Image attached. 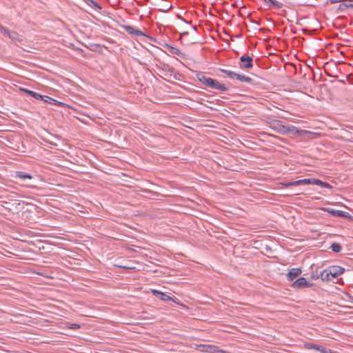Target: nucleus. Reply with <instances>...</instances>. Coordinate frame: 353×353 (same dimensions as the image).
I'll use <instances>...</instances> for the list:
<instances>
[{
  "label": "nucleus",
  "instance_id": "obj_17",
  "mask_svg": "<svg viewBox=\"0 0 353 353\" xmlns=\"http://www.w3.org/2000/svg\"><path fill=\"white\" fill-rule=\"evenodd\" d=\"M84 1L95 10H100L102 7L94 0H84Z\"/></svg>",
  "mask_w": 353,
  "mask_h": 353
},
{
  "label": "nucleus",
  "instance_id": "obj_1",
  "mask_svg": "<svg viewBox=\"0 0 353 353\" xmlns=\"http://www.w3.org/2000/svg\"><path fill=\"white\" fill-rule=\"evenodd\" d=\"M220 71L225 74L228 76V77H229L231 79H236L241 82H246L248 83H252L253 81L252 79L248 76L237 74L229 70L220 69Z\"/></svg>",
  "mask_w": 353,
  "mask_h": 353
},
{
  "label": "nucleus",
  "instance_id": "obj_31",
  "mask_svg": "<svg viewBox=\"0 0 353 353\" xmlns=\"http://www.w3.org/2000/svg\"><path fill=\"white\" fill-rule=\"evenodd\" d=\"M350 299H351V300H352V303H353V296H350Z\"/></svg>",
  "mask_w": 353,
  "mask_h": 353
},
{
  "label": "nucleus",
  "instance_id": "obj_32",
  "mask_svg": "<svg viewBox=\"0 0 353 353\" xmlns=\"http://www.w3.org/2000/svg\"><path fill=\"white\" fill-rule=\"evenodd\" d=\"M301 132H303V130H301ZM296 132L299 133V132H300V131H299V130H296Z\"/></svg>",
  "mask_w": 353,
  "mask_h": 353
},
{
  "label": "nucleus",
  "instance_id": "obj_12",
  "mask_svg": "<svg viewBox=\"0 0 353 353\" xmlns=\"http://www.w3.org/2000/svg\"><path fill=\"white\" fill-rule=\"evenodd\" d=\"M271 127L276 131L281 132L285 131V126L283 124V122L279 120H273L270 123Z\"/></svg>",
  "mask_w": 353,
  "mask_h": 353
},
{
  "label": "nucleus",
  "instance_id": "obj_8",
  "mask_svg": "<svg viewBox=\"0 0 353 353\" xmlns=\"http://www.w3.org/2000/svg\"><path fill=\"white\" fill-rule=\"evenodd\" d=\"M304 347L307 350H317L321 353H330L331 352V350L329 349L325 348L323 346L316 345L312 343H304Z\"/></svg>",
  "mask_w": 353,
  "mask_h": 353
},
{
  "label": "nucleus",
  "instance_id": "obj_29",
  "mask_svg": "<svg viewBox=\"0 0 353 353\" xmlns=\"http://www.w3.org/2000/svg\"><path fill=\"white\" fill-rule=\"evenodd\" d=\"M311 277L312 279L314 280H316L317 279H319L320 277V275H318L317 273H312V275H311Z\"/></svg>",
  "mask_w": 353,
  "mask_h": 353
},
{
  "label": "nucleus",
  "instance_id": "obj_13",
  "mask_svg": "<svg viewBox=\"0 0 353 353\" xmlns=\"http://www.w3.org/2000/svg\"><path fill=\"white\" fill-rule=\"evenodd\" d=\"M211 85V89L217 90L221 92H225L228 90V88L225 85L221 83L215 79L213 81V83Z\"/></svg>",
  "mask_w": 353,
  "mask_h": 353
},
{
  "label": "nucleus",
  "instance_id": "obj_2",
  "mask_svg": "<svg viewBox=\"0 0 353 353\" xmlns=\"http://www.w3.org/2000/svg\"><path fill=\"white\" fill-rule=\"evenodd\" d=\"M0 32L1 34L8 37L14 42L21 43L23 41L22 37L14 31H10L8 28H5L0 24Z\"/></svg>",
  "mask_w": 353,
  "mask_h": 353
},
{
  "label": "nucleus",
  "instance_id": "obj_3",
  "mask_svg": "<svg viewBox=\"0 0 353 353\" xmlns=\"http://www.w3.org/2000/svg\"><path fill=\"white\" fill-rule=\"evenodd\" d=\"M325 210H326V212H327V213H329L330 214H331L333 216L343 217V218H345V219H347L351 221L353 220L352 216L347 212H344V211L339 210H335L333 208H327Z\"/></svg>",
  "mask_w": 353,
  "mask_h": 353
},
{
  "label": "nucleus",
  "instance_id": "obj_16",
  "mask_svg": "<svg viewBox=\"0 0 353 353\" xmlns=\"http://www.w3.org/2000/svg\"><path fill=\"white\" fill-rule=\"evenodd\" d=\"M14 177L16 179H19L23 181L26 179H32L33 178V176L31 174L23 172H17Z\"/></svg>",
  "mask_w": 353,
  "mask_h": 353
},
{
  "label": "nucleus",
  "instance_id": "obj_6",
  "mask_svg": "<svg viewBox=\"0 0 353 353\" xmlns=\"http://www.w3.org/2000/svg\"><path fill=\"white\" fill-rule=\"evenodd\" d=\"M197 79L205 86L208 88H211V84L213 83V81L214 79L206 76L205 72H199L196 74Z\"/></svg>",
  "mask_w": 353,
  "mask_h": 353
},
{
  "label": "nucleus",
  "instance_id": "obj_28",
  "mask_svg": "<svg viewBox=\"0 0 353 353\" xmlns=\"http://www.w3.org/2000/svg\"><path fill=\"white\" fill-rule=\"evenodd\" d=\"M79 327H80V325L79 324H77V323H72L70 326V328H71V329H77V328H79Z\"/></svg>",
  "mask_w": 353,
  "mask_h": 353
},
{
  "label": "nucleus",
  "instance_id": "obj_4",
  "mask_svg": "<svg viewBox=\"0 0 353 353\" xmlns=\"http://www.w3.org/2000/svg\"><path fill=\"white\" fill-rule=\"evenodd\" d=\"M312 285L313 284L312 283L308 282L305 278L300 277L292 284V287L294 289L300 290L310 288L312 286Z\"/></svg>",
  "mask_w": 353,
  "mask_h": 353
},
{
  "label": "nucleus",
  "instance_id": "obj_19",
  "mask_svg": "<svg viewBox=\"0 0 353 353\" xmlns=\"http://www.w3.org/2000/svg\"><path fill=\"white\" fill-rule=\"evenodd\" d=\"M265 2H267L269 3L270 8H281L283 6V4L281 3H279L276 0H263Z\"/></svg>",
  "mask_w": 353,
  "mask_h": 353
},
{
  "label": "nucleus",
  "instance_id": "obj_15",
  "mask_svg": "<svg viewBox=\"0 0 353 353\" xmlns=\"http://www.w3.org/2000/svg\"><path fill=\"white\" fill-rule=\"evenodd\" d=\"M21 90L37 100H41V99H43L42 95L40 93L28 90L26 88L21 89Z\"/></svg>",
  "mask_w": 353,
  "mask_h": 353
},
{
  "label": "nucleus",
  "instance_id": "obj_9",
  "mask_svg": "<svg viewBox=\"0 0 353 353\" xmlns=\"http://www.w3.org/2000/svg\"><path fill=\"white\" fill-rule=\"evenodd\" d=\"M123 29H124L128 33L132 35L135 36H143L145 37L146 35L140 30L136 29L134 27L132 26L128 25H124L121 26Z\"/></svg>",
  "mask_w": 353,
  "mask_h": 353
},
{
  "label": "nucleus",
  "instance_id": "obj_10",
  "mask_svg": "<svg viewBox=\"0 0 353 353\" xmlns=\"http://www.w3.org/2000/svg\"><path fill=\"white\" fill-rule=\"evenodd\" d=\"M301 273L302 271L300 268H291L286 275L287 279L289 281H292L296 277L300 276Z\"/></svg>",
  "mask_w": 353,
  "mask_h": 353
},
{
  "label": "nucleus",
  "instance_id": "obj_25",
  "mask_svg": "<svg viewBox=\"0 0 353 353\" xmlns=\"http://www.w3.org/2000/svg\"><path fill=\"white\" fill-rule=\"evenodd\" d=\"M316 185H321L325 188H329V189L332 188V185L330 183H328L327 182L322 181L319 179H317V181H316Z\"/></svg>",
  "mask_w": 353,
  "mask_h": 353
},
{
  "label": "nucleus",
  "instance_id": "obj_24",
  "mask_svg": "<svg viewBox=\"0 0 353 353\" xmlns=\"http://www.w3.org/2000/svg\"><path fill=\"white\" fill-rule=\"evenodd\" d=\"M159 299L163 301H172L175 303H176V301L175 300H174V299L168 295H167L164 292H162L161 294V296L159 297Z\"/></svg>",
  "mask_w": 353,
  "mask_h": 353
},
{
  "label": "nucleus",
  "instance_id": "obj_21",
  "mask_svg": "<svg viewBox=\"0 0 353 353\" xmlns=\"http://www.w3.org/2000/svg\"><path fill=\"white\" fill-rule=\"evenodd\" d=\"M330 249L332 252L338 253L341 251L342 246L339 243H333L330 246Z\"/></svg>",
  "mask_w": 353,
  "mask_h": 353
},
{
  "label": "nucleus",
  "instance_id": "obj_18",
  "mask_svg": "<svg viewBox=\"0 0 353 353\" xmlns=\"http://www.w3.org/2000/svg\"><path fill=\"white\" fill-rule=\"evenodd\" d=\"M320 277L321 280L323 281H330L332 280L330 274L327 271V268H326L325 270L321 272Z\"/></svg>",
  "mask_w": 353,
  "mask_h": 353
},
{
  "label": "nucleus",
  "instance_id": "obj_20",
  "mask_svg": "<svg viewBox=\"0 0 353 353\" xmlns=\"http://www.w3.org/2000/svg\"><path fill=\"white\" fill-rule=\"evenodd\" d=\"M348 8H353V4L352 3H341L339 7H338V11L341 12H345V10Z\"/></svg>",
  "mask_w": 353,
  "mask_h": 353
},
{
  "label": "nucleus",
  "instance_id": "obj_5",
  "mask_svg": "<svg viewBox=\"0 0 353 353\" xmlns=\"http://www.w3.org/2000/svg\"><path fill=\"white\" fill-rule=\"evenodd\" d=\"M240 61L242 63V64L240 65V68L241 69L248 70L253 67V59L249 55H242L240 57Z\"/></svg>",
  "mask_w": 353,
  "mask_h": 353
},
{
  "label": "nucleus",
  "instance_id": "obj_23",
  "mask_svg": "<svg viewBox=\"0 0 353 353\" xmlns=\"http://www.w3.org/2000/svg\"><path fill=\"white\" fill-rule=\"evenodd\" d=\"M316 181H317V179H301L302 185H316Z\"/></svg>",
  "mask_w": 353,
  "mask_h": 353
},
{
  "label": "nucleus",
  "instance_id": "obj_27",
  "mask_svg": "<svg viewBox=\"0 0 353 353\" xmlns=\"http://www.w3.org/2000/svg\"><path fill=\"white\" fill-rule=\"evenodd\" d=\"M151 292L154 296H157L159 298L160 297L161 294L162 293V292L159 291L157 290H152Z\"/></svg>",
  "mask_w": 353,
  "mask_h": 353
},
{
  "label": "nucleus",
  "instance_id": "obj_22",
  "mask_svg": "<svg viewBox=\"0 0 353 353\" xmlns=\"http://www.w3.org/2000/svg\"><path fill=\"white\" fill-rule=\"evenodd\" d=\"M166 48L168 51L175 55H179L181 54V51L177 48L171 46L170 45L166 44Z\"/></svg>",
  "mask_w": 353,
  "mask_h": 353
},
{
  "label": "nucleus",
  "instance_id": "obj_26",
  "mask_svg": "<svg viewBox=\"0 0 353 353\" xmlns=\"http://www.w3.org/2000/svg\"><path fill=\"white\" fill-rule=\"evenodd\" d=\"M302 185L301 179L298 180V181H294L292 182H289V183H287L285 184V187H287V188L291 187V186H298V185Z\"/></svg>",
  "mask_w": 353,
  "mask_h": 353
},
{
  "label": "nucleus",
  "instance_id": "obj_7",
  "mask_svg": "<svg viewBox=\"0 0 353 353\" xmlns=\"http://www.w3.org/2000/svg\"><path fill=\"white\" fill-rule=\"evenodd\" d=\"M327 271L332 279H334L342 274L345 272V269L341 266L332 265L327 268Z\"/></svg>",
  "mask_w": 353,
  "mask_h": 353
},
{
  "label": "nucleus",
  "instance_id": "obj_30",
  "mask_svg": "<svg viewBox=\"0 0 353 353\" xmlns=\"http://www.w3.org/2000/svg\"><path fill=\"white\" fill-rule=\"evenodd\" d=\"M119 267L123 268V269H131L132 268L125 266V265H119Z\"/></svg>",
  "mask_w": 353,
  "mask_h": 353
},
{
  "label": "nucleus",
  "instance_id": "obj_11",
  "mask_svg": "<svg viewBox=\"0 0 353 353\" xmlns=\"http://www.w3.org/2000/svg\"><path fill=\"white\" fill-rule=\"evenodd\" d=\"M43 99L41 101H43L45 103L52 104L57 106L63 107L65 105V103L61 101H59L56 99H54L48 96L42 95Z\"/></svg>",
  "mask_w": 353,
  "mask_h": 353
},
{
  "label": "nucleus",
  "instance_id": "obj_14",
  "mask_svg": "<svg viewBox=\"0 0 353 353\" xmlns=\"http://www.w3.org/2000/svg\"><path fill=\"white\" fill-rule=\"evenodd\" d=\"M216 348V346L212 345H200L198 346L199 350L207 352H214Z\"/></svg>",
  "mask_w": 353,
  "mask_h": 353
}]
</instances>
